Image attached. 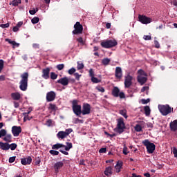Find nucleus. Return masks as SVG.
I'll return each instance as SVG.
<instances>
[{"instance_id":"5","label":"nucleus","mask_w":177,"mask_h":177,"mask_svg":"<svg viewBox=\"0 0 177 177\" xmlns=\"http://www.w3.org/2000/svg\"><path fill=\"white\" fill-rule=\"evenodd\" d=\"M142 144L147 147L149 154H153V153H154V150H156V145H154V143L150 142L149 140H145L142 141Z\"/></svg>"},{"instance_id":"7","label":"nucleus","mask_w":177,"mask_h":177,"mask_svg":"<svg viewBox=\"0 0 177 177\" xmlns=\"http://www.w3.org/2000/svg\"><path fill=\"white\" fill-rule=\"evenodd\" d=\"M117 45H118V43H117V40L115 39L106 40L101 42V46L106 49H109L110 48H114V46H117Z\"/></svg>"},{"instance_id":"38","label":"nucleus","mask_w":177,"mask_h":177,"mask_svg":"<svg viewBox=\"0 0 177 177\" xmlns=\"http://www.w3.org/2000/svg\"><path fill=\"white\" fill-rule=\"evenodd\" d=\"M91 81L93 84H99V82H100V80L97 79V77H95V76L91 77Z\"/></svg>"},{"instance_id":"27","label":"nucleus","mask_w":177,"mask_h":177,"mask_svg":"<svg viewBox=\"0 0 177 177\" xmlns=\"http://www.w3.org/2000/svg\"><path fill=\"white\" fill-rule=\"evenodd\" d=\"M3 140L4 142H7V143H10V142H12V134H6L4 136Z\"/></svg>"},{"instance_id":"56","label":"nucleus","mask_w":177,"mask_h":177,"mask_svg":"<svg viewBox=\"0 0 177 177\" xmlns=\"http://www.w3.org/2000/svg\"><path fill=\"white\" fill-rule=\"evenodd\" d=\"M37 11H38V10H29V13H30V15H35Z\"/></svg>"},{"instance_id":"1","label":"nucleus","mask_w":177,"mask_h":177,"mask_svg":"<svg viewBox=\"0 0 177 177\" xmlns=\"http://www.w3.org/2000/svg\"><path fill=\"white\" fill-rule=\"evenodd\" d=\"M21 81L19 82V88L21 91H27V87L28 86V73L25 72L21 75Z\"/></svg>"},{"instance_id":"13","label":"nucleus","mask_w":177,"mask_h":177,"mask_svg":"<svg viewBox=\"0 0 177 177\" xmlns=\"http://www.w3.org/2000/svg\"><path fill=\"white\" fill-rule=\"evenodd\" d=\"M82 115L91 114V105L89 104H84L82 109Z\"/></svg>"},{"instance_id":"21","label":"nucleus","mask_w":177,"mask_h":177,"mask_svg":"<svg viewBox=\"0 0 177 177\" xmlns=\"http://www.w3.org/2000/svg\"><path fill=\"white\" fill-rule=\"evenodd\" d=\"M0 149L1 150H9L10 149V145L8 142H0Z\"/></svg>"},{"instance_id":"31","label":"nucleus","mask_w":177,"mask_h":177,"mask_svg":"<svg viewBox=\"0 0 177 177\" xmlns=\"http://www.w3.org/2000/svg\"><path fill=\"white\" fill-rule=\"evenodd\" d=\"M120 114L122 115L124 118H128V115H127V110L122 109L119 111Z\"/></svg>"},{"instance_id":"2","label":"nucleus","mask_w":177,"mask_h":177,"mask_svg":"<svg viewBox=\"0 0 177 177\" xmlns=\"http://www.w3.org/2000/svg\"><path fill=\"white\" fill-rule=\"evenodd\" d=\"M158 109L162 115H168V114H171V113H174V108L171 107L168 104L165 105H158Z\"/></svg>"},{"instance_id":"47","label":"nucleus","mask_w":177,"mask_h":177,"mask_svg":"<svg viewBox=\"0 0 177 177\" xmlns=\"http://www.w3.org/2000/svg\"><path fill=\"white\" fill-rule=\"evenodd\" d=\"M3 59H0V73H2V70H3Z\"/></svg>"},{"instance_id":"60","label":"nucleus","mask_w":177,"mask_h":177,"mask_svg":"<svg viewBox=\"0 0 177 177\" xmlns=\"http://www.w3.org/2000/svg\"><path fill=\"white\" fill-rule=\"evenodd\" d=\"M32 47H33L35 49H39V44H32Z\"/></svg>"},{"instance_id":"18","label":"nucleus","mask_w":177,"mask_h":177,"mask_svg":"<svg viewBox=\"0 0 177 177\" xmlns=\"http://www.w3.org/2000/svg\"><path fill=\"white\" fill-rule=\"evenodd\" d=\"M32 161V158H31V156H28V158L21 159V163L22 164V165H28L31 164Z\"/></svg>"},{"instance_id":"37","label":"nucleus","mask_w":177,"mask_h":177,"mask_svg":"<svg viewBox=\"0 0 177 177\" xmlns=\"http://www.w3.org/2000/svg\"><path fill=\"white\" fill-rule=\"evenodd\" d=\"M32 24H37L39 21V18L38 17H35L31 20Z\"/></svg>"},{"instance_id":"8","label":"nucleus","mask_w":177,"mask_h":177,"mask_svg":"<svg viewBox=\"0 0 177 177\" xmlns=\"http://www.w3.org/2000/svg\"><path fill=\"white\" fill-rule=\"evenodd\" d=\"M74 30L72 32L73 35H79L80 34H82V31H84V27L79 21H77L74 25Z\"/></svg>"},{"instance_id":"50","label":"nucleus","mask_w":177,"mask_h":177,"mask_svg":"<svg viewBox=\"0 0 177 177\" xmlns=\"http://www.w3.org/2000/svg\"><path fill=\"white\" fill-rule=\"evenodd\" d=\"M96 89L97 90L98 92H102V93L104 92V88L103 87L97 86Z\"/></svg>"},{"instance_id":"17","label":"nucleus","mask_w":177,"mask_h":177,"mask_svg":"<svg viewBox=\"0 0 177 177\" xmlns=\"http://www.w3.org/2000/svg\"><path fill=\"white\" fill-rule=\"evenodd\" d=\"M49 73H50V68H46L43 69L41 77L43 78H44V80H48Z\"/></svg>"},{"instance_id":"29","label":"nucleus","mask_w":177,"mask_h":177,"mask_svg":"<svg viewBox=\"0 0 177 177\" xmlns=\"http://www.w3.org/2000/svg\"><path fill=\"white\" fill-rule=\"evenodd\" d=\"M19 3H21V0H13L10 3V5H12V6H19Z\"/></svg>"},{"instance_id":"57","label":"nucleus","mask_w":177,"mask_h":177,"mask_svg":"<svg viewBox=\"0 0 177 177\" xmlns=\"http://www.w3.org/2000/svg\"><path fill=\"white\" fill-rule=\"evenodd\" d=\"M47 127H50L52 125V120L49 119L46 121Z\"/></svg>"},{"instance_id":"25","label":"nucleus","mask_w":177,"mask_h":177,"mask_svg":"<svg viewBox=\"0 0 177 177\" xmlns=\"http://www.w3.org/2000/svg\"><path fill=\"white\" fill-rule=\"evenodd\" d=\"M113 168H111V167H108L106 168L105 171H104V174L110 177L111 176L112 174H113Z\"/></svg>"},{"instance_id":"33","label":"nucleus","mask_w":177,"mask_h":177,"mask_svg":"<svg viewBox=\"0 0 177 177\" xmlns=\"http://www.w3.org/2000/svg\"><path fill=\"white\" fill-rule=\"evenodd\" d=\"M144 110H145V115H150V106H145L144 108Z\"/></svg>"},{"instance_id":"14","label":"nucleus","mask_w":177,"mask_h":177,"mask_svg":"<svg viewBox=\"0 0 177 177\" xmlns=\"http://www.w3.org/2000/svg\"><path fill=\"white\" fill-rule=\"evenodd\" d=\"M46 102H53L56 99V93L55 91H49L46 93Z\"/></svg>"},{"instance_id":"32","label":"nucleus","mask_w":177,"mask_h":177,"mask_svg":"<svg viewBox=\"0 0 177 177\" xmlns=\"http://www.w3.org/2000/svg\"><path fill=\"white\" fill-rule=\"evenodd\" d=\"M111 60L109 58H104L102 60V64L104 66H108V64L110 63Z\"/></svg>"},{"instance_id":"36","label":"nucleus","mask_w":177,"mask_h":177,"mask_svg":"<svg viewBox=\"0 0 177 177\" xmlns=\"http://www.w3.org/2000/svg\"><path fill=\"white\" fill-rule=\"evenodd\" d=\"M135 131L136 132H141L142 131V126H140V124H136L134 127Z\"/></svg>"},{"instance_id":"59","label":"nucleus","mask_w":177,"mask_h":177,"mask_svg":"<svg viewBox=\"0 0 177 177\" xmlns=\"http://www.w3.org/2000/svg\"><path fill=\"white\" fill-rule=\"evenodd\" d=\"M77 41H79L80 44L84 45V40L82 39V37H79L78 39H77Z\"/></svg>"},{"instance_id":"26","label":"nucleus","mask_w":177,"mask_h":177,"mask_svg":"<svg viewBox=\"0 0 177 177\" xmlns=\"http://www.w3.org/2000/svg\"><path fill=\"white\" fill-rule=\"evenodd\" d=\"M6 41L8 42V44H10V45H12L13 48L16 46L17 48H19L20 46V44L18 43H16L15 41H12L10 39H6Z\"/></svg>"},{"instance_id":"9","label":"nucleus","mask_w":177,"mask_h":177,"mask_svg":"<svg viewBox=\"0 0 177 177\" xmlns=\"http://www.w3.org/2000/svg\"><path fill=\"white\" fill-rule=\"evenodd\" d=\"M71 132H73V129H67L65 131H59L57 134V138H58V139H65V138H67Z\"/></svg>"},{"instance_id":"55","label":"nucleus","mask_w":177,"mask_h":177,"mask_svg":"<svg viewBox=\"0 0 177 177\" xmlns=\"http://www.w3.org/2000/svg\"><path fill=\"white\" fill-rule=\"evenodd\" d=\"M15 160H16V156L10 157L9 158V162H10V163L15 162Z\"/></svg>"},{"instance_id":"48","label":"nucleus","mask_w":177,"mask_h":177,"mask_svg":"<svg viewBox=\"0 0 177 177\" xmlns=\"http://www.w3.org/2000/svg\"><path fill=\"white\" fill-rule=\"evenodd\" d=\"M88 73L91 78H92L93 77H95V72L93 71V69L92 68L89 69Z\"/></svg>"},{"instance_id":"40","label":"nucleus","mask_w":177,"mask_h":177,"mask_svg":"<svg viewBox=\"0 0 177 177\" xmlns=\"http://www.w3.org/2000/svg\"><path fill=\"white\" fill-rule=\"evenodd\" d=\"M50 78L51 80H56L57 78V74H55V72H51Z\"/></svg>"},{"instance_id":"16","label":"nucleus","mask_w":177,"mask_h":177,"mask_svg":"<svg viewBox=\"0 0 177 177\" xmlns=\"http://www.w3.org/2000/svg\"><path fill=\"white\" fill-rule=\"evenodd\" d=\"M115 77L118 80H121L122 78V69L121 68V67L118 66L115 68Z\"/></svg>"},{"instance_id":"61","label":"nucleus","mask_w":177,"mask_h":177,"mask_svg":"<svg viewBox=\"0 0 177 177\" xmlns=\"http://www.w3.org/2000/svg\"><path fill=\"white\" fill-rule=\"evenodd\" d=\"M29 110H30L29 111L24 113L23 115H28V114H30V113L32 111V109L29 108Z\"/></svg>"},{"instance_id":"10","label":"nucleus","mask_w":177,"mask_h":177,"mask_svg":"<svg viewBox=\"0 0 177 177\" xmlns=\"http://www.w3.org/2000/svg\"><path fill=\"white\" fill-rule=\"evenodd\" d=\"M112 95L114 97H120V99H125V93L120 92L118 87H114L112 90Z\"/></svg>"},{"instance_id":"52","label":"nucleus","mask_w":177,"mask_h":177,"mask_svg":"<svg viewBox=\"0 0 177 177\" xmlns=\"http://www.w3.org/2000/svg\"><path fill=\"white\" fill-rule=\"evenodd\" d=\"M154 45H155V48H157V49H159L160 43H158V41L154 40Z\"/></svg>"},{"instance_id":"64","label":"nucleus","mask_w":177,"mask_h":177,"mask_svg":"<svg viewBox=\"0 0 177 177\" xmlns=\"http://www.w3.org/2000/svg\"><path fill=\"white\" fill-rule=\"evenodd\" d=\"M171 5H174V6H176V8H177V0H173L171 1Z\"/></svg>"},{"instance_id":"24","label":"nucleus","mask_w":177,"mask_h":177,"mask_svg":"<svg viewBox=\"0 0 177 177\" xmlns=\"http://www.w3.org/2000/svg\"><path fill=\"white\" fill-rule=\"evenodd\" d=\"M170 129L174 132L177 130V120L170 122Z\"/></svg>"},{"instance_id":"42","label":"nucleus","mask_w":177,"mask_h":177,"mask_svg":"<svg viewBox=\"0 0 177 177\" xmlns=\"http://www.w3.org/2000/svg\"><path fill=\"white\" fill-rule=\"evenodd\" d=\"M17 147V144H16V143H12L11 145H10V150H16Z\"/></svg>"},{"instance_id":"19","label":"nucleus","mask_w":177,"mask_h":177,"mask_svg":"<svg viewBox=\"0 0 177 177\" xmlns=\"http://www.w3.org/2000/svg\"><path fill=\"white\" fill-rule=\"evenodd\" d=\"M58 84H61L64 86H67L68 85V77H64L57 80Z\"/></svg>"},{"instance_id":"49","label":"nucleus","mask_w":177,"mask_h":177,"mask_svg":"<svg viewBox=\"0 0 177 177\" xmlns=\"http://www.w3.org/2000/svg\"><path fill=\"white\" fill-rule=\"evenodd\" d=\"M76 70L75 69V68H71V69H69L68 71V74H70V75H73V74H74V73H75Z\"/></svg>"},{"instance_id":"45","label":"nucleus","mask_w":177,"mask_h":177,"mask_svg":"<svg viewBox=\"0 0 177 177\" xmlns=\"http://www.w3.org/2000/svg\"><path fill=\"white\" fill-rule=\"evenodd\" d=\"M141 103L142 104H147V103H150V100L149 98L146 99H142L141 100Z\"/></svg>"},{"instance_id":"44","label":"nucleus","mask_w":177,"mask_h":177,"mask_svg":"<svg viewBox=\"0 0 177 177\" xmlns=\"http://www.w3.org/2000/svg\"><path fill=\"white\" fill-rule=\"evenodd\" d=\"M57 70H59V71L63 70V68H64V64H58L57 65Z\"/></svg>"},{"instance_id":"22","label":"nucleus","mask_w":177,"mask_h":177,"mask_svg":"<svg viewBox=\"0 0 177 177\" xmlns=\"http://www.w3.org/2000/svg\"><path fill=\"white\" fill-rule=\"evenodd\" d=\"M63 165H64L63 162H57V163H55L54 165V169L55 172H59V169H60V168H62Z\"/></svg>"},{"instance_id":"43","label":"nucleus","mask_w":177,"mask_h":177,"mask_svg":"<svg viewBox=\"0 0 177 177\" xmlns=\"http://www.w3.org/2000/svg\"><path fill=\"white\" fill-rule=\"evenodd\" d=\"M49 153H50V154H52V156H59L58 151L50 150Z\"/></svg>"},{"instance_id":"30","label":"nucleus","mask_w":177,"mask_h":177,"mask_svg":"<svg viewBox=\"0 0 177 177\" xmlns=\"http://www.w3.org/2000/svg\"><path fill=\"white\" fill-rule=\"evenodd\" d=\"M48 110H52V111H56L57 110V106L55 104H49Z\"/></svg>"},{"instance_id":"11","label":"nucleus","mask_w":177,"mask_h":177,"mask_svg":"<svg viewBox=\"0 0 177 177\" xmlns=\"http://www.w3.org/2000/svg\"><path fill=\"white\" fill-rule=\"evenodd\" d=\"M138 20L142 24H150L153 21L151 18L141 15H138Z\"/></svg>"},{"instance_id":"35","label":"nucleus","mask_w":177,"mask_h":177,"mask_svg":"<svg viewBox=\"0 0 177 177\" xmlns=\"http://www.w3.org/2000/svg\"><path fill=\"white\" fill-rule=\"evenodd\" d=\"M138 73L139 75L147 77V74H146V72L142 69L138 70Z\"/></svg>"},{"instance_id":"34","label":"nucleus","mask_w":177,"mask_h":177,"mask_svg":"<svg viewBox=\"0 0 177 177\" xmlns=\"http://www.w3.org/2000/svg\"><path fill=\"white\" fill-rule=\"evenodd\" d=\"M77 70H82V68H84V63L81 62H77Z\"/></svg>"},{"instance_id":"63","label":"nucleus","mask_w":177,"mask_h":177,"mask_svg":"<svg viewBox=\"0 0 177 177\" xmlns=\"http://www.w3.org/2000/svg\"><path fill=\"white\" fill-rule=\"evenodd\" d=\"M145 91H149V86H144L141 89V92H145Z\"/></svg>"},{"instance_id":"39","label":"nucleus","mask_w":177,"mask_h":177,"mask_svg":"<svg viewBox=\"0 0 177 177\" xmlns=\"http://www.w3.org/2000/svg\"><path fill=\"white\" fill-rule=\"evenodd\" d=\"M74 124H84V120H80L79 118H75Z\"/></svg>"},{"instance_id":"53","label":"nucleus","mask_w":177,"mask_h":177,"mask_svg":"<svg viewBox=\"0 0 177 177\" xmlns=\"http://www.w3.org/2000/svg\"><path fill=\"white\" fill-rule=\"evenodd\" d=\"M0 27H1V28H8L9 27V23L1 24Z\"/></svg>"},{"instance_id":"62","label":"nucleus","mask_w":177,"mask_h":177,"mask_svg":"<svg viewBox=\"0 0 177 177\" xmlns=\"http://www.w3.org/2000/svg\"><path fill=\"white\" fill-rule=\"evenodd\" d=\"M173 154L174 155V157L177 158V149H176V148H174Z\"/></svg>"},{"instance_id":"51","label":"nucleus","mask_w":177,"mask_h":177,"mask_svg":"<svg viewBox=\"0 0 177 177\" xmlns=\"http://www.w3.org/2000/svg\"><path fill=\"white\" fill-rule=\"evenodd\" d=\"M143 39L145 41H150L151 39V36H150V35H144Z\"/></svg>"},{"instance_id":"20","label":"nucleus","mask_w":177,"mask_h":177,"mask_svg":"<svg viewBox=\"0 0 177 177\" xmlns=\"http://www.w3.org/2000/svg\"><path fill=\"white\" fill-rule=\"evenodd\" d=\"M147 81V77L146 76H142V75H138V82L141 84L143 85L146 84Z\"/></svg>"},{"instance_id":"3","label":"nucleus","mask_w":177,"mask_h":177,"mask_svg":"<svg viewBox=\"0 0 177 177\" xmlns=\"http://www.w3.org/2000/svg\"><path fill=\"white\" fill-rule=\"evenodd\" d=\"M72 109L74 114L80 117L82 114V107L81 105L78 104V101L77 100H73L72 101Z\"/></svg>"},{"instance_id":"12","label":"nucleus","mask_w":177,"mask_h":177,"mask_svg":"<svg viewBox=\"0 0 177 177\" xmlns=\"http://www.w3.org/2000/svg\"><path fill=\"white\" fill-rule=\"evenodd\" d=\"M132 80L133 77L129 74L124 77V88H129L132 85Z\"/></svg>"},{"instance_id":"54","label":"nucleus","mask_w":177,"mask_h":177,"mask_svg":"<svg viewBox=\"0 0 177 177\" xmlns=\"http://www.w3.org/2000/svg\"><path fill=\"white\" fill-rule=\"evenodd\" d=\"M74 75L77 81H80V78L81 77V75H80L78 73H74Z\"/></svg>"},{"instance_id":"6","label":"nucleus","mask_w":177,"mask_h":177,"mask_svg":"<svg viewBox=\"0 0 177 177\" xmlns=\"http://www.w3.org/2000/svg\"><path fill=\"white\" fill-rule=\"evenodd\" d=\"M125 123L124 122V118H120L117 120V126L115 129L118 133H122L125 129Z\"/></svg>"},{"instance_id":"58","label":"nucleus","mask_w":177,"mask_h":177,"mask_svg":"<svg viewBox=\"0 0 177 177\" xmlns=\"http://www.w3.org/2000/svg\"><path fill=\"white\" fill-rule=\"evenodd\" d=\"M106 151H107V149L106 148H101L99 150V153H106Z\"/></svg>"},{"instance_id":"4","label":"nucleus","mask_w":177,"mask_h":177,"mask_svg":"<svg viewBox=\"0 0 177 177\" xmlns=\"http://www.w3.org/2000/svg\"><path fill=\"white\" fill-rule=\"evenodd\" d=\"M66 145L63 144L57 143L52 146L53 150H59V149H62V147H64L66 151H69L71 149H73V143L66 142Z\"/></svg>"},{"instance_id":"46","label":"nucleus","mask_w":177,"mask_h":177,"mask_svg":"<svg viewBox=\"0 0 177 177\" xmlns=\"http://www.w3.org/2000/svg\"><path fill=\"white\" fill-rule=\"evenodd\" d=\"M32 116L30 117L28 115H24V122H26V121H30V120H32Z\"/></svg>"},{"instance_id":"23","label":"nucleus","mask_w":177,"mask_h":177,"mask_svg":"<svg viewBox=\"0 0 177 177\" xmlns=\"http://www.w3.org/2000/svg\"><path fill=\"white\" fill-rule=\"evenodd\" d=\"M11 97L13 100H20L21 95H20V93H11Z\"/></svg>"},{"instance_id":"15","label":"nucleus","mask_w":177,"mask_h":177,"mask_svg":"<svg viewBox=\"0 0 177 177\" xmlns=\"http://www.w3.org/2000/svg\"><path fill=\"white\" fill-rule=\"evenodd\" d=\"M12 133L13 136L17 137L21 133V127L20 126H13L12 127Z\"/></svg>"},{"instance_id":"28","label":"nucleus","mask_w":177,"mask_h":177,"mask_svg":"<svg viewBox=\"0 0 177 177\" xmlns=\"http://www.w3.org/2000/svg\"><path fill=\"white\" fill-rule=\"evenodd\" d=\"M121 168H122V162H118L115 166V172H120Z\"/></svg>"},{"instance_id":"41","label":"nucleus","mask_w":177,"mask_h":177,"mask_svg":"<svg viewBox=\"0 0 177 177\" xmlns=\"http://www.w3.org/2000/svg\"><path fill=\"white\" fill-rule=\"evenodd\" d=\"M6 136V131L5 129L0 130V138Z\"/></svg>"}]
</instances>
